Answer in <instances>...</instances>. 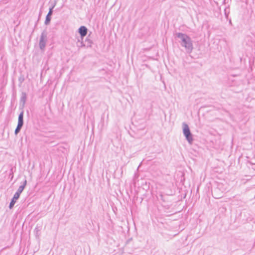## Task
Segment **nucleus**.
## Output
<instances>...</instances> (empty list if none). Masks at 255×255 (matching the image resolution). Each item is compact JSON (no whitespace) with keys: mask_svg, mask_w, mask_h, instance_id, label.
I'll return each instance as SVG.
<instances>
[{"mask_svg":"<svg viewBox=\"0 0 255 255\" xmlns=\"http://www.w3.org/2000/svg\"><path fill=\"white\" fill-rule=\"evenodd\" d=\"M177 36L182 39L184 43V46L185 47L188 48H191L192 47L190 39L187 36L182 33H178L177 34Z\"/></svg>","mask_w":255,"mask_h":255,"instance_id":"1","label":"nucleus"},{"mask_svg":"<svg viewBox=\"0 0 255 255\" xmlns=\"http://www.w3.org/2000/svg\"><path fill=\"white\" fill-rule=\"evenodd\" d=\"M183 133L189 142L192 141V135L190 131L189 128L187 125L185 124L183 126Z\"/></svg>","mask_w":255,"mask_h":255,"instance_id":"2","label":"nucleus"},{"mask_svg":"<svg viewBox=\"0 0 255 255\" xmlns=\"http://www.w3.org/2000/svg\"><path fill=\"white\" fill-rule=\"evenodd\" d=\"M19 196H20V193H18V192H16L10 203V205H9V208L10 209H11L14 204L16 202V201L18 199V198L19 197Z\"/></svg>","mask_w":255,"mask_h":255,"instance_id":"3","label":"nucleus"},{"mask_svg":"<svg viewBox=\"0 0 255 255\" xmlns=\"http://www.w3.org/2000/svg\"><path fill=\"white\" fill-rule=\"evenodd\" d=\"M79 32L82 37H84L86 35L87 33V29L85 26H81L79 29Z\"/></svg>","mask_w":255,"mask_h":255,"instance_id":"4","label":"nucleus"},{"mask_svg":"<svg viewBox=\"0 0 255 255\" xmlns=\"http://www.w3.org/2000/svg\"><path fill=\"white\" fill-rule=\"evenodd\" d=\"M18 124L19 126L23 125V113H21L18 117Z\"/></svg>","mask_w":255,"mask_h":255,"instance_id":"5","label":"nucleus"},{"mask_svg":"<svg viewBox=\"0 0 255 255\" xmlns=\"http://www.w3.org/2000/svg\"><path fill=\"white\" fill-rule=\"evenodd\" d=\"M40 46L41 48H43L45 46V42H44V40L43 39H42L40 40Z\"/></svg>","mask_w":255,"mask_h":255,"instance_id":"6","label":"nucleus"},{"mask_svg":"<svg viewBox=\"0 0 255 255\" xmlns=\"http://www.w3.org/2000/svg\"><path fill=\"white\" fill-rule=\"evenodd\" d=\"M22 126H19L18 124L17 125V128H16L15 129V132L16 134L19 131V130H20L21 128L22 127Z\"/></svg>","mask_w":255,"mask_h":255,"instance_id":"7","label":"nucleus"},{"mask_svg":"<svg viewBox=\"0 0 255 255\" xmlns=\"http://www.w3.org/2000/svg\"><path fill=\"white\" fill-rule=\"evenodd\" d=\"M52 8H51L47 14L48 16H50L52 14Z\"/></svg>","mask_w":255,"mask_h":255,"instance_id":"8","label":"nucleus"},{"mask_svg":"<svg viewBox=\"0 0 255 255\" xmlns=\"http://www.w3.org/2000/svg\"><path fill=\"white\" fill-rule=\"evenodd\" d=\"M50 16H48V15H47L46 20L48 21H50Z\"/></svg>","mask_w":255,"mask_h":255,"instance_id":"9","label":"nucleus"},{"mask_svg":"<svg viewBox=\"0 0 255 255\" xmlns=\"http://www.w3.org/2000/svg\"><path fill=\"white\" fill-rule=\"evenodd\" d=\"M23 187H21V188H20V190L19 191H18V192L20 193V194L21 192H22V191L23 190Z\"/></svg>","mask_w":255,"mask_h":255,"instance_id":"10","label":"nucleus"}]
</instances>
